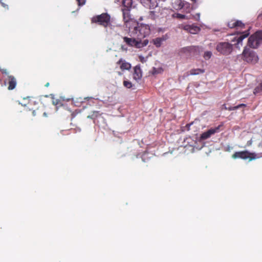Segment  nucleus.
I'll return each mask as SVG.
<instances>
[{"mask_svg": "<svg viewBox=\"0 0 262 262\" xmlns=\"http://www.w3.org/2000/svg\"><path fill=\"white\" fill-rule=\"evenodd\" d=\"M129 35L140 40L146 37L150 34V30L148 25L139 23L135 21L128 28Z\"/></svg>", "mask_w": 262, "mask_h": 262, "instance_id": "nucleus-1", "label": "nucleus"}, {"mask_svg": "<svg viewBox=\"0 0 262 262\" xmlns=\"http://www.w3.org/2000/svg\"><path fill=\"white\" fill-rule=\"evenodd\" d=\"M124 41L129 47H135L136 48H141L146 46L148 43V40L145 39L143 41L140 40L139 39L135 37H123V38Z\"/></svg>", "mask_w": 262, "mask_h": 262, "instance_id": "nucleus-2", "label": "nucleus"}, {"mask_svg": "<svg viewBox=\"0 0 262 262\" xmlns=\"http://www.w3.org/2000/svg\"><path fill=\"white\" fill-rule=\"evenodd\" d=\"M244 61L248 63L254 64L258 61V58L256 53L251 48L246 47L243 52Z\"/></svg>", "mask_w": 262, "mask_h": 262, "instance_id": "nucleus-3", "label": "nucleus"}, {"mask_svg": "<svg viewBox=\"0 0 262 262\" xmlns=\"http://www.w3.org/2000/svg\"><path fill=\"white\" fill-rule=\"evenodd\" d=\"M262 42V31L252 34L248 39V45L251 48H257Z\"/></svg>", "mask_w": 262, "mask_h": 262, "instance_id": "nucleus-4", "label": "nucleus"}, {"mask_svg": "<svg viewBox=\"0 0 262 262\" xmlns=\"http://www.w3.org/2000/svg\"><path fill=\"white\" fill-rule=\"evenodd\" d=\"M233 159L241 158L243 159H249V161L256 159L257 158L262 157V153L259 156H257L255 153H251L247 150L243 151L236 152L232 155Z\"/></svg>", "mask_w": 262, "mask_h": 262, "instance_id": "nucleus-5", "label": "nucleus"}, {"mask_svg": "<svg viewBox=\"0 0 262 262\" xmlns=\"http://www.w3.org/2000/svg\"><path fill=\"white\" fill-rule=\"evenodd\" d=\"M216 50L220 54L227 55L232 51L233 47L232 45L228 42H220L217 44Z\"/></svg>", "mask_w": 262, "mask_h": 262, "instance_id": "nucleus-6", "label": "nucleus"}, {"mask_svg": "<svg viewBox=\"0 0 262 262\" xmlns=\"http://www.w3.org/2000/svg\"><path fill=\"white\" fill-rule=\"evenodd\" d=\"M92 21L95 23H98L100 25L106 27L108 25L110 21V16L107 13H103L96 17H93Z\"/></svg>", "mask_w": 262, "mask_h": 262, "instance_id": "nucleus-7", "label": "nucleus"}, {"mask_svg": "<svg viewBox=\"0 0 262 262\" xmlns=\"http://www.w3.org/2000/svg\"><path fill=\"white\" fill-rule=\"evenodd\" d=\"M130 9H122L123 12V20L126 28H128L135 20L130 18L129 14Z\"/></svg>", "mask_w": 262, "mask_h": 262, "instance_id": "nucleus-8", "label": "nucleus"}, {"mask_svg": "<svg viewBox=\"0 0 262 262\" xmlns=\"http://www.w3.org/2000/svg\"><path fill=\"white\" fill-rule=\"evenodd\" d=\"M189 4L182 0H176L174 3V8L177 10L186 9L187 12L190 11Z\"/></svg>", "mask_w": 262, "mask_h": 262, "instance_id": "nucleus-9", "label": "nucleus"}, {"mask_svg": "<svg viewBox=\"0 0 262 262\" xmlns=\"http://www.w3.org/2000/svg\"><path fill=\"white\" fill-rule=\"evenodd\" d=\"M199 49L197 46H188L182 48L180 50V54H184L186 56H189L191 54H194L195 52Z\"/></svg>", "mask_w": 262, "mask_h": 262, "instance_id": "nucleus-10", "label": "nucleus"}, {"mask_svg": "<svg viewBox=\"0 0 262 262\" xmlns=\"http://www.w3.org/2000/svg\"><path fill=\"white\" fill-rule=\"evenodd\" d=\"M165 11L166 10L162 9V10L159 9L158 11H151L149 14V16L153 19L163 18L166 15V12Z\"/></svg>", "mask_w": 262, "mask_h": 262, "instance_id": "nucleus-11", "label": "nucleus"}, {"mask_svg": "<svg viewBox=\"0 0 262 262\" xmlns=\"http://www.w3.org/2000/svg\"><path fill=\"white\" fill-rule=\"evenodd\" d=\"M182 28L191 34H196L198 33L200 30V29L199 27L196 26H194L193 25H186L182 26Z\"/></svg>", "mask_w": 262, "mask_h": 262, "instance_id": "nucleus-12", "label": "nucleus"}, {"mask_svg": "<svg viewBox=\"0 0 262 262\" xmlns=\"http://www.w3.org/2000/svg\"><path fill=\"white\" fill-rule=\"evenodd\" d=\"M141 2L145 7L150 9L157 7L158 6L156 0H141Z\"/></svg>", "mask_w": 262, "mask_h": 262, "instance_id": "nucleus-13", "label": "nucleus"}, {"mask_svg": "<svg viewBox=\"0 0 262 262\" xmlns=\"http://www.w3.org/2000/svg\"><path fill=\"white\" fill-rule=\"evenodd\" d=\"M133 75L134 78L136 80H139L142 77V71L139 65H137L134 68V72Z\"/></svg>", "mask_w": 262, "mask_h": 262, "instance_id": "nucleus-14", "label": "nucleus"}, {"mask_svg": "<svg viewBox=\"0 0 262 262\" xmlns=\"http://www.w3.org/2000/svg\"><path fill=\"white\" fill-rule=\"evenodd\" d=\"M8 90H12L14 89L16 85V80L13 76H8Z\"/></svg>", "mask_w": 262, "mask_h": 262, "instance_id": "nucleus-15", "label": "nucleus"}, {"mask_svg": "<svg viewBox=\"0 0 262 262\" xmlns=\"http://www.w3.org/2000/svg\"><path fill=\"white\" fill-rule=\"evenodd\" d=\"M117 64L120 65V68L123 70H129L131 68V64L123 60L122 59H120L118 62Z\"/></svg>", "mask_w": 262, "mask_h": 262, "instance_id": "nucleus-16", "label": "nucleus"}, {"mask_svg": "<svg viewBox=\"0 0 262 262\" xmlns=\"http://www.w3.org/2000/svg\"><path fill=\"white\" fill-rule=\"evenodd\" d=\"M167 39L166 37L163 36L161 37H157L152 40L154 44L158 48L160 47L162 42Z\"/></svg>", "mask_w": 262, "mask_h": 262, "instance_id": "nucleus-17", "label": "nucleus"}, {"mask_svg": "<svg viewBox=\"0 0 262 262\" xmlns=\"http://www.w3.org/2000/svg\"><path fill=\"white\" fill-rule=\"evenodd\" d=\"M122 5L124 7L123 9H130L132 5V0H123Z\"/></svg>", "mask_w": 262, "mask_h": 262, "instance_id": "nucleus-18", "label": "nucleus"}, {"mask_svg": "<svg viewBox=\"0 0 262 262\" xmlns=\"http://www.w3.org/2000/svg\"><path fill=\"white\" fill-rule=\"evenodd\" d=\"M205 71L204 69H192L190 71V74L192 75H196L201 73H204Z\"/></svg>", "mask_w": 262, "mask_h": 262, "instance_id": "nucleus-19", "label": "nucleus"}, {"mask_svg": "<svg viewBox=\"0 0 262 262\" xmlns=\"http://www.w3.org/2000/svg\"><path fill=\"white\" fill-rule=\"evenodd\" d=\"M220 125H219L218 126L215 127V128H211L208 130L207 132L210 135V136L215 133L219 132V129L220 127Z\"/></svg>", "mask_w": 262, "mask_h": 262, "instance_id": "nucleus-20", "label": "nucleus"}, {"mask_svg": "<svg viewBox=\"0 0 262 262\" xmlns=\"http://www.w3.org/2000/svg\"><path fill=\"white\" fill-rule=\"evenodd\" d=\"M245 106H246V104L242 103V104L237 105L235 106H230V107H228L226 106H225V108L226 110H228L229 111H233V110H237V109L239 108L242 107H245Z\"/></svg>", "mask_w": 262, "mask_h": 262, "instance_id": "nucleus-21", "label": "nucleus"}, {"mask_svg": "<svg viewBox=\"0 0 262 262\" xmlns=\"http://www.w3.org/2000/svg\"><path fill=\"white\" fill-rule=\"evenodd\" d=\"M163 71V70L162 68H158L156 69L155 68H153L152 70L150 71V73L152 75H156L158 74L161 73Z\"/></svg>", "mask_w": 262, "mask_h": 262, "instance_id": "nucleus-22", "label": "nucleus"}, {"mask_svg": "<svg viewBox=\"0 0 262 262\" xmlns=\"http://www.w3.org/2000/svg\"><path fill=\"white\" fill-rule=\"evenodd\" d=\"M248 35V34H242L239 35L236 39L237 44L239 45L240 43L242 42L243 39L247 37Z\"/></svg>", "mask_w": 262, "mask_h": 262, "instance_id": "nucleus-23", "label": "nucleus"}, {"mask_svg": "<svg viewBox=\"0 0 262 262\" xmlns=\"http://www.w3.org/2000/svg\"><path fill=\"white\" fill-rule=\"evenodd\" d=\"M212 55V53L211 51H206L205 52L203 57L205 60L209 59Z\"/></svg>", "mask_w": 262, "mask_h": 262, "instance_id": "nucleus-24", "label": "nucleus"}, {"mask_svg": "<svg viewBox=\"0 0 262 262\" xmlns=\"http://www.w3.org/2000/svg\"><path fill=\"white\" fill-rule=\"evenodd\" d=\"M177 17L180 19H190L191 18V16L190 15H186L184 14L178 13L176 14Z\"/></svg>", "mask_w": 262, "mask_h": 262, "instance_id": "nucleus-25", "label": "nucleus"}, {"mask_svg": "<svg viewBox=\"0 0 262 262\" xmlns=\"http://www.w3.org/2000/svg\"><path fill=\"white\" fill-rule=\"evenodd\" d=\"M210 137V135L209 134H208L207 132H205L201 135V139L205 140V139L209 138Z\"/></svg>", "mask_w": 262, "mask_h": 262, "instance_id": "nucleus-26", "label": "nucleus"}, {"mask_svg": "<svg viewBox=\"0 0 262 262\" xmlns=\"http://www.w3.org/2000/svg\"><path fill=\"white\" fill-rule=\"evenodd\" d=\"M123 85L125 87L128 89L130 88L132 86V83L130 81L127 80H124L123 81Z\"/></svg>", "mask_w": 262, "mask_h": 262, "instance_id": "nucleus-27", "label": "nucleus"}, {"mask_svg": "<svg viewBox=\"0 0 262 262\" xmlns=\"http://www.w3.org/2000/svg\"><path fill=\"white\" fill-rule=\"evenodd\" d=\"M261 91H262V83H261L260 84V85L257 86L255 89H254V94H256V93H258L259 92H260Z\"/></svg>", "mask_w": 262, "mask_h": 262, "instance_id": "nucleus-28", "label": "nucleus"}, {"mask_svg": "<svg viewBox=\"0 0 262 262\" xmlns=\"http://www.w3.org/2000/svg\"><path fill=\"white\" fill-rule=\"evenodd\" d=\"M235 27H243L244 26V24L241 21L236 20L235 21Z\"/></svg>", "mask_w": 262, "mask_h": 262, "instance_id": "nucleus-29", "label": "nucleus"}, {"mask_svg": "<svg viewBox=\"0 0 262 262\" xmlns=\"http://www.w3.org/2000/svg\"><path fill=\"white\" fill-rule=\"evenodd\" d=\"M99 113L98 112H94L93 114L92 115H89L88 116V118L93 119L94 117H97L98 114Z\"/></svg>", "mask_w": 262, "mask_h": 262, "instance_id": "nucleus-30", "label": "nucleus"}, {"mask_svg": "<svg viewBox=\"0 0 262 262\" xmlns=\"http://www.w3.org/2000/svg\"><path fill=\"white\" fill-rule=\"evenodd\" d=\"M229 27L232 28L235 27V21H231L228 24Z\"/></svg>", "mask_w": 262, "mask_h": 262, "instance_id": "nucleus-31", "label": "nucleus"}, {"mask_svg": "<svg viewBox=\"0 0 262 262\" xmlns=\"http://www.w3.org/2000/svg\"><path fill=\"white\" fill-rule=\"evenodd\" d=\"M139 58L140 61L142 63L145 62L147 60L146 58H145L144 56H141V55L139 56Z\"/></svg>", "mask_w": 262, "mask_h": 262, "instance_id": "nucleus-32", "label": "nucleus"}, {"mask_svg": "<svg viewBox=\"0 0 262 262\" xmlns=\"http://www.w3.org/2000/svg\"><path fill=\"white\" fill-rule=\"evenodd\" d=\"M78 3L79 6H82L85 4V0H76Z\"/></svg>", "mask_w": 262, "mask_h": 262, "instance_id": "nucleus-33", "label": "nucleus"}, {"mask_svg": "<svg viewBox=\"0 0 262 262\" xmlns=\"http://www.w3.org/2000/svg\"><path fill=\"white\" fill-rule=\"evenodd\" d=\"M193 17L196 20H199L200 19V13H196L195 16H194Z\"/></svg>", "mask_w": 262, "mask_h": 262, "instance_id": "nucleus-34", "label": "nucleus"}, {"mask_svg": "<svg viewBox=\"0 0 262 262\" xmlns=\"http://www.w3.org/2000/svg\"><path fill=\"white\" fill-rule=\"evenodd\" d=\"M252 139H251L247 142V145L248 146H250L252 145Z\"/></svg>", "mask_w": 262, "mask_h": 262, "instance_id": "nucleus-35", "label": "nucleus"}, {"mask_svg": "<svg viewBox=\"0 0 262 262\" xmlns=\"http://www.w3.org/2000/svg\"><path fill=\"white\" fill-rule=\"evenodd\" d=\"M2 6L4 7H7V8L8 9V5H6L5 4H4V3H2V2H1Z\"/></svg>", "mask_w": 262, "mask_h": 262, "instance_id": "nucleus-36", "label": "nucleus"}, {"mask_svg": "<svg viewBox=\"0 0 262 262\" xmlns=\"http://www.w3.org/2000/svg\"><path fill=\"white\" fill-rule=\"evenodd\" d=\"M2 72H3V73L5 74L6 75H7L8 74V73L6 70H3Z\"/></svg>", "mask_w": 262, "mask_h": 262, "instance_id": "nucleus-37", "label": "nucleus"}, {"mask_svg": "<svg viewBox=\"0 0 262 262\" xmlns=\"http://www.w3.org/2000/svg\"><path fill=\"white\" fill-rule=\"evenodd\" d=\"M53 104H54V105H57V104H58V101H57V100L53 101Z\"/></svg>", "mask_w": 262, "mask_h": 262, "instance_id": "nucleus-38", "label": "nucleus"}, {"mask_svg": "<svg viewBox=\"0 0 262 262\" xmlns=\"http://www.w3.org/2000/svg\"><path fill=\"white\" fill-rule=\"evenodd\" d=\"M19 104H21L22 106H26V104H23V103H20V102H19Z\"/></svg>", "mask_w": 262, "mask_h": 262, "instance_id": "nucleus-39", "label": "nucleus"}, {"mask_svg": "<svg viewBox=\"0 0 262 262\" xmlns=\"http://www.w3.org/2000/svg\"><path fill=\"white\" fill-rule=\"evenodd\" d=\"M32 114H33V115L34 116H35L36 115V112H35V111H33V113H32Z\"/></svg>", "mask_w": 262, "mask_h": 262, "instance_id": "nucleus-40", "label": "nucleus"}, {"mask_svg": "<svg viewBox=\"0 0 262 262\" xmlns=\"http://www.w3.org/2000/svg\"><path fill=\"white\" fill-rule=\"evenodd\" d=\"M49 85V83H47L45 85L46 86L48 87Z\"/></svg>", "mask_w": 262, "mask_h": 262, "instance_id": "nucleus-41", "label": "nucleus"}, {"mask_svg": "<svg viewBox=\"0 0 262 262\" xmlns=\"http://www.w3.org/2000/svg\"><path fill=\"white\" fill-rule=\"evenodd\" d=\"M43 116H45V117H46V116H47V113H43Z\"/></svg>", "mask_w": 262, "mask_h": 262, "instance_id": "nucleus-42", "label": "nucleus"}]
</instances>
